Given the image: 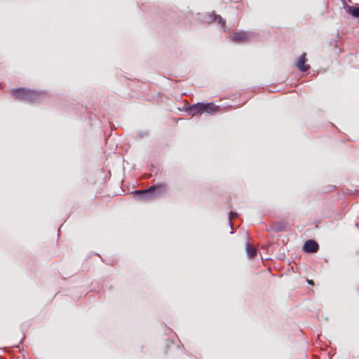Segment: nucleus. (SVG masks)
I'll return each instance as SVG.
<instances>
[{
  "mask_svg": "<svg viewBox=\"0 0 359 359\" xmlns=\"http://www.w3.org/2000/svg\"><path fill=\"white\" fill-rule=\"evenodd\" d=\"M166 191V186L163 184H153L145 189L135 190L133 192L136 199L149 201L154 198L158 197Z\"/></svg>",
  "mask_w": 359,
  "mask_h": 359,
  "instance_id": "obj_1",
  "label": "nucleus"
},
{
  "mask_svg": "<svg viewBox=\"0 0 359 359\" xmlns=\"http://www.w3.org/2000/svg\"><path fill=\"white\" fill-rule=\"evenodd\" d=\"M45 97V93L43 91H35L29 90L27 94L26 101L29 102H38Z\"/></svg>",
  "mask_w": 359,
  "mask_h": 359,
  "instance_id": "obj_2",
  "label": "nucleus"
},
{
  "mask_svg": "<svg viewBox=\"0 0 359 359\" xmlns=\"http://www.w3.org/2000/svg\"><path fill=\"white\" fill-rule=\"evenodd\" d=\"M306 53H303L298 58L297 61L294 62V66L298 69V70L306 72H307L310 68V65L306 64L307 59H306Z\"/></svg>",
  "mask_w": 359,
  "mask_h": 359,
  "instance_id": "obj_3",
  "label": "nucleus"
},
{
  "mask_svg": "<svg viewBox=\"0 0 359 359\" xmlns=\"http://www.w3.org/2000/svg\"><path fill=\"white\" fill-rule=\"evenodd\" d=\"M203 104V103L202 102H198L196 104L190 105L186 108L185 111L189 115H191L192 116L198 114H201L204 113Z\"/></svg>",
  "mask_w": 359,
  "mask_h": 359,
  "instance_id": "obj_4",
  "label": "nucleus"
},
{
  "mask_svg": "<svg viewBox=\"0 0 359 359\" xmlns=\"http://www.w3.org/2000/svg\"><path fill=\"white\" fill-rule=\"evenodd\" d=\"M302 248L305 252L313 253L318 250L319 245L315 240L309 239L304 243Z\"/></svg>",
  "mask_w": 359,
  "mask_h": 359,
  "instance_id": "obj_5",
  "label": "nucleus"
},
{
  "mask_svg": "<svg viewBox=\"0 0 359 359\" xmlns=\"http://www.w3.org/2000/svg\"><path fill=\"white\" fill-rule=\"evenodd\" d=\"M27 91H28V89L20 88L13 90L12 91V95L16 99L26 101Z\"/></svg>",
  "mask_w": 359,
  "mask_h": 359,
  "instance_id": "obj_6",
  "label": "nucleus"
},
{
  "mask_svg": "<svg viewBox=\"0 0 359 359\" xmlns=\"http://www.w3.org/2000/svg\"><path fill=\"white\" fill-rule=\"evenodd\" d=\"M203 108L204 110V113L210 114L218 111L219 109V107L217 105H215L212 102L203 103Z\"/></svg>",
  "mask_w": 359,
  "mask_h": 359,
  "instance_id": "obj_7",
  "label": "nucleus"
},
{
  "mask_svg": "<svg viewBox=\"0 0 359 359\" xmlns=\"http://www.w3.org/2000/svg\"><path fill=\"white\" fill-rule=\"evenodd\" d=\"M208 22H217L219 24L222 25V27H225V20L222 18V17L219 15H217L215 13H212V15H208Z\"/></svg>",
  "mask_w": 359,
  "mask_h": 359,
  "instance_id": "obj_8",
  "label": "nucleus"
},
{
  "mask_svg": "<svg viewBox=\"0 0 359 359\" xmlns=\"http://www.w3.org/2000/svg\"><path fill=\"white\" fill-rule=\"evenodd\" d=\"M249 36V34L248 32H239L235 33V34L233 36L232 40L233 41H243L248 39Z\"/></svg>",
  "mask_w": 359,
  "mask_h": 359,
  "instance_id": "obj_9",
  "label": "nucleus"
},
{
  "mask_svg": "<svg viewBox=\"0 0 359 359\" xmlns=\"http://www.w3.org/2000/svg\"><path fill=\"white\" fill-rule=\"evenodd\" d=\"M245 250L249 258H253L257 255V249L249 243H246Z\"/></svg>",
  "mask_w": 359,
  "mask_h": 359,
  "instance_id": "obj_10",
  "label": "nucleus"
},
{
  "mask_svg": "<svg viewBox=\"0 0 359 359\" xmlns=\"http://www.w3.org/2000/svg\"><path fill=\"white\" fill-rule=\"evenodd\" d=\"M347 12L354 18H359V6H347Z\"/></svg>",
  "mask_w": 359,
  "mask_h": 359,
  "instance_id": "obj_11",
  "label": "nucleus"
},
{
  "mask_svg": "<svg viewBox=\"0 0 359 359\" xmlns=\"http://www.w3.org/2000/svg\"><path fill=\"white\" fill-rule=\"evenodd\" d=\"M275 228L276 231H284L286 230L287 226L285 224H277Z\"/></svg>",
  "mask_w": 359,
  "mask_h": 359,
  "instance_id": "obj_12",
  "label": "nucleus"
},
{
  "mask_svg": "<svg viewBox=\"0 0 359 359\" xmlns=\"http://www.w3.org/2000/svg\"><path fill=\"white\" fill-rule=\"evenodd\" d=\"M236 216H237V213L233 212L232 211L229 212V225H230L231 228H232L231 218H232V217H236Z\"/></svg>",
  "mask_w": 359,
  "mask_h": 359,
  "instance_id": "obj_13",
  "label": "nucleus"
},
{
  "mask_svg": "<svg viewBox=\"0 0 359 359\" xmlns=\"http://www.w3.org/2000/svg\"><path fill=\"white\" fill-rule=\"evenodd\" d=\"M307 283H308L309 285H314L313 280H307Z\"/></svg>",
  "mask_w": 359,
  "mask_h": 359,
  "instance_id": "obj_14",
  "label": "nucleus"
}]
</instances>
